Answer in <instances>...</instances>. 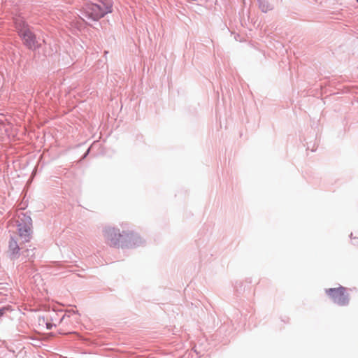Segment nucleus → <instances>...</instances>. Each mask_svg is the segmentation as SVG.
<instances>
[{
  "label": "nucleus",
  "mask_w": 358,
  "mask_h": 358,
  "mask_svg": "<svg viewBox=\"0 0 358 358\" xmlns=\"http://www.w3.org/2000/svg\"><path fill=\"white\" fill-rule=\"evenodd\" d=\"M326 293L334 303L340 306H345L349 302L348 294L346 293V289L342 286H339L336 288L328 289L326 290Z\"/></svg>",
  "instance_id": "4"
},
{
  "label": "nucleus",
  "mask_w": 358,
  "mask_h": 358,
  "mask_svg": "<svg viewBox=\"0 0 358 358\" xmlns=\"http://www.w3.org/2000/svg\"><path fill=\"white\" fill-rule=\"evenodd\" d=\"M46 325H47V329H51V327H52V324H51L47 323Z\"/></svg>",
  "instance_id": "7"
},
{
  "label": "nucleus",
  "mask_w": 358,
  "mask_h": 358,
  "mask_svg": "<svg viewBox=\"0 0 358 358\" xmlns=\"http://www.w3.org/2000/svg\"><path fill=\"white\" fill-rule=\"evenodd\" d=\"M15 29L23 44L29 49L36 50L39 45L36 35L31 31L29 27L22 20L17 19L15 22Z\"/></svg>",
  "instance_id": "2"
},
{
  "label": "nucleus",
  "mask_w": 358,
  "mask_h": 358,
  "mask_svg": "<svg viewBox=\"0 0 358 358\" xmlns=\"http://www.w3.org/2000/svg\"><path fill=\"white\" fill-rule=\"evenodd\" d=\"M357 2H358V0H357Z\"/></svg>",
  "instance_id": "10"
},
{
  "label": "nucleus",
  "mask_w": 358,
  "mask_h": 358,
  "mask_svg": "<svg viewBox=\"0 0 358 358\" xmlns=\"http://www.w3.org/2000/svg\"><path fill=\"white\" fill-rule=\"evenodd\" d=\"M3 313H4V310L3 309H0V317L3 315Z\"/></svg>",
  "instance_id": "8"
},
{
  "label": "nucleus",
  "mask_w": 358,
  "mask_h": 358,
  "mask_svg": "<svg viewBox=\"0 0 358 358\" xmlns=\"http://www.w3.org/2000/svg\"><path fill=\"white\" fill-rule=\"evenodd\" d=\"M106 238L108 244L113 247L128 246L129 245H135L139 237L132 231H122L120 232L116 229H109L106 231Z\"/></svg>",
  "instance_id": "1"
},
{
  "label": "nucleus",
  "mask_w": 358,
  "mask_h": 358,
  "mask_svg": "<svg viewBox=\"0 0 358 358\" xmlns=\"http://www.w3.org/2000/svg\"><path fill=\"white\" fill-rule=\"evenodd\" d=\"M3 120L0 118V126L3 125Z\"/></svg>",
  "instance_id": "9"
},
{
  "label": "nucleus",
  "mask_w": 358,
  "mask_h": 358,
  "mask_svg": "<svg viewBox=\"0 0 358 358\" xmlns=\"http://www.w3.org/2000/svg\"><path fill=\"white\" fill-rule=\"evenodd\" d=\"M18 233L23 243L29 241L31 234L30 227L27 225H19Z\"/></svg>",
  "instance_id": "5"
},
{
  "label": "nucleus",
  "mask_w": 358,
  "mask_h": 358,
  "mask_svg": "<svg viewBox=\"0 0 358 358\" xmlns=\"http://www.w3.org/2000/svg\"><path fill=\"white\" fill-rule=\"evenodd\" d=\"M85 10L90 17L96 20L112 12V4L102 1L99 4L89 3L86 5Z\"/></svg>",
  "instance_id": "3"
},
{
  "label": "nucleus",
  "mask_w": 358,
  "mask_h": 358,
  "mask_svg": "<svg viewBox=\"0 0 358 358\" xmlns=\"http://www.w3.org/2000/svg\"><path fill=\"white\" fill-rule=\"evenodd\" d=\"M9 250L11 251L13 255L17 254L19 252V247L17 242L15 240H11L9 243Z\"/></svg>",
  "instance_id": "6"
}]
</instances>
